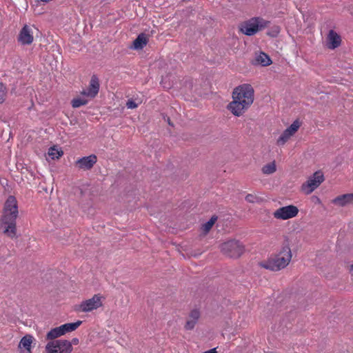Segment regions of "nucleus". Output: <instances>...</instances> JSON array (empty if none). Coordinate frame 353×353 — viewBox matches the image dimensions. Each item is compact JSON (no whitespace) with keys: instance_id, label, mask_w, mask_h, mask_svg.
Returning <instances> with one entry per match:
<instances>
[{"instance_id":"nucleus-3","label":"nucleus","mask_w":353,"mask_h":353,"mask_svg":"<svg viewBox=\"0 0 353 353\" xmlns=\"http://www.w3.org/2000/svg\"><path fill=\"white\" fill-rule=\"evenodd\" d=\"M268 22L260 17H254L241 23L240 31L247 35L252 36L268 26Z\"/></svg>"},{"instance_id":"nucleus-6","label":"nucleus","mask_w":353,"mask_h":353,"mask_svg":"<svg viewBox=\"0 0 353 353\" xmlns=\"http://www.w3.org/2000/svg\"><path fill=\"white\" fill-rule=\"evenodd\" d=\"M323 181V174L321 171H316L303 183L301 186V191L305 194H310L320 186Z\"/></svg>"},{"instance_id":"nucleus-9","label":"nucleus","mask_w":353,"mask_h":353,"mask_svg":"<svg viewBox=\"0 0 353 353\" xmlns=\"http://www.w3.org/2000/svg\"><path fill=\"white\" fill-rule=\"evenodd\" d=\"M299 213L296 206L289 205L276 209L273 212V216L276 219L287 220L295 217Z\"/></svg>"},{"instance_id":"nucleus-7","label":"nucleus","mask_w":353,"mask_h":353,"mask_svg":"<svg viewBox=\"0 0 353 353\" xmlns=\"http://www.w3.org/2000/svg\"><path fill=\"white\" fill-rule=\"evenodd\" d=\"M105 298L99 294H94L92 298L83 301L77 306V310L81 312H90L103 306Z\"/></svg>"},{"instance_id":"nucleus-30","label":"nucleus","mask_w":353,"mask_h":353,"mask_svg":"<svg viewBox=\"0 0 353 353\" xmlns=\"http://www.w3.org/2000/svg\"><path fill=\"white\" fill-rule=\"evenodd\" d=\"M69 343H70L71 347H73V345H78L79 341L77 338H73L71 341H69Z\"/></svg>"},{"instance_id":"nucleus-2","label":"nucleus","mask_w":353,"mask_h":353,"mask_svg":"<svg viewBox=\"0 0 353 353\" xmlns=\"http://www.w3.org/2000/svg\"><path fill=\"white\" fill-rule=\"evenodd\" d=\"M292 257V253L290 245L284 244L279 252L268 258L267 260L261 261L259 265L261 267L272 271H279L286 268L290 263Z\"/></svg>"},{"instance_id":"nucleus-10","label":"nucleus","mask_w":353,"mask_h":353,"mask_svg":"<svg viewBox=\"0 0 353 353\" xmlns=\"http://www.w3.org/2000/svg\"><path fill=\"white\" fill-rule=\"evenodd\" d=\"M301 123L298 120L294 121L288 128H286L277 139V145H283L285 144L298 131Z\"/></svg>"},{"instance_id":"nucleus-17","label":"nucleus","mask_w":353,"mask_h":353,"mask_svg":"<svg viewBox=\"0 0 353 353\" xmlns=\"http://www.w3.org/2000/svg\"><path fill=\"white\" fill-rule=\"evenodd\" d=\"M327 39V46L330 49H335L341 45V37L334 30L329 32Z\"/></svg>"},{"instance_id":"nucleus-5","label":"nucleus","mask_w":353,"mask_h":353,"mask_svg":"<svg viewBox=\"0 0 353 353\" xmlns=\"http://www.w3.org/2000/svg\"><path fill=\"white\" fill-rule=\"evenodd\" d=\"M73 347L67 339L49 341L45 345L44 353H72Z\"/></svg>"},{"instance_id":"nucleus-14","label":"nucleus","mask_w":353,"mask_h":353,"mask_svg":"<svg viewBox=\"0 0 353 353\" xmlns=\"http://www.w3.org/2000/svg\"><path fill=\"white\" fill-rule=\"evenodd\" d=\"M33 39V28L26 25L20 32L19 41L23 45H28L32 43Z\"/></svg>"},{"instance_id":"nucleus-26","label":"nucleus","mask_w":353,"mask_h":353,"mask_svg":"<svg viewBox=\"0 0 353 353\" xmlns=\"http://www.w3.org/2000/svg\"><path fill=\"white\" fill-rule=\"evenodd\" d=\"M216 220H217L216 216H212L211 219L208 222H206L205 223H204L202 225L201 230L205 234L208 233L211 230V228H212V226L214 225V224L215 223Z\"/></svg>"},{"instance_id":"nucleus-20","label":"nucleus","mask_w":353,"mask_h":353,"mask_svg":"<svg viewBox=\"0 0 353 353\" xmlns=\"http://www.w3.org/2000/svg\"><path fill=\"white\" fill-rule=\"evenodd\" d=\"M81 323L82 322L81 321H77V322L74 323H69L60 325L63 334L65 335L67 333L75 330L79 327Z\"/></svg>"},{"instance_id":"nucleus-27","label":"nucleus","mask_w":353,"mask_h":353,"mask_svg":"<svg viewBox=\"0 0 353 353\" xmlns=\"http://www.w3.org/2000/svg\"><path fill=\"white\" fill-rule=\"evenodd\" d=\"M7 90L6 86L0 82V104L6 100Z\"/></svg>"},{"instance_id":"nucleus-33","label":"nucleus","mask_w":353,"mask_h":353,"mask_svg":"<svg viewBox=\"0 0 353 353\" xmlns=\"http://www.w3.org/2000/svg\"><path fill=\"white\" fill-rule=\"evenodd\" d=\"M315 199H316V202L318 203H321V200L318 197H315Z\"/></svg>"},{"instance_id":"nucleus-22","label":"nucleus","mask_w":353,"mask_h":353,"mask_svg":"<svg viewBox=\"0 0 353 353\" xmlns=\"http://www.w3.org/2000/svg\"><path fill=\"white\" fill-rule=\"evenodd\" d=\"M63 154V150L56 145L50 147L48 152V157L52 160L59 159Z\"/></svg>"},{"instance_id":"nucleus-32","label":"nucleus","mask_w":353,"mask_h":353,"mask_svg":"<svg viewBox=\"0 0 353 353\" xmlns=\"http://www.w3.org/2000/svg\"><path fill=\"white\" fill-rule=\"evenodd\" d=\"M203 353H217V351H216V348H213V349L207 350L205 352H203Z\"/></svg>"},{"instance_id":"nucleus-28","label":"nucleus","mask_w":353,"mask_h":353,"mask_svg":"<svg viewBox=\"0 0 353 353\" xmlns=\"http://www.w3.org/2000/svg\"><path fill=\"white\" fill-rule=\"evenodd\" d=\"M139 103H137L133 99H129L126 103V106L128 109H135L138 107Z\"/></svg>"},{"instance_id":"nucleus-25","label":"nucleus","mask_w":353,"mask_h":353,"mask_svg":"<svg viewBox=\"0 0 353 353\" xmlns=\"http://www.w3.org/2000/svg\"><path fill=\"white\" fill-rule=\"evenodd\" d=\"M276 170V165L275 161L270 162L265 165H264L262 168L261 171L264 174H272L274 173Z\"/></svg>"},{"instance_id":"nucleus-18","label":"nucleus","mask_w":353,"mask_h":353,"mask_svg":"<svg viewBox=\"0 0 353 353\" xmlns=\"http://www.w3.org/2000/svg\"><path fill=\"white\" fill-rule=\"evenodd\" d=\"M148 42V37L145 34H140L137 39L133 41L132 48L134 50L143 49Z\"/></svg>"},{"instance_id":"nucleus-13","label":"nucleus","mask_w":353,"mask_h":353,"mask_svg":"<svg viewBox=\"0 0 353 353\" xmlns=\"http://www.w3.org/2000/svg\"><path fill=\"white\" fill-rule=\"evenodd\" d=\"M99 90V81L96 76L91 77L89 87L87 90H83L81 94L88 98L93 99L98 94Z\"/></svg>"},{"instance_id":"nucleus-16","label":"nucleus","mask_w":353,"mask_h":353,"mask_svg":"<svg viewBox=\"0 0 353 353\" xmlns=\"http://www.w3.org/2000/svg\"><path fill=\"white\" fill-rule=\"evenodd\" d=\"M332 203L339 207L353 205V193L338 196L332 200Z\"/></svg>"},{"instance_id":"nucleus-23","label":"nucleus","mask_w":353,"mask_h":353,"mask_svg":"<svg viewBox=\"0 0 353 353\" xmlns=\"http://www.w3.org/2000/svg\"><path fill=\"white\" fill-rule=\"evenodd\" d=\"M256 62L263 66H268L272 63L270 57L263 52H260L256 56Z\"/></svg>"},{"instance_id":"nucleus-11","label":"nucleus","mask_w":353,"mask_h":353,"mask_svg":"<svg viewBox=\"0 0 353 353\" xmlns=\"http://www.w3.org/2000/svg\"><path fill=\"white\" fill-rule=\"evenodd\" d=\"M0 228L7 236L12 239L17 237L16 219H1Z\"/></svg>"},{"instance_id":"nucleus-8","label":"nucleus","mask_w":353,"mask_h":353,"mask_svg":"<svg viewBox=\"0 0 353 353\" xmlns=\"http://www.w3.org/2000/svg\"><path fill=\"white\" fill-rule=\"evenodd\" d=\"M18 212L17 201L14 196H10L4 204L3 212L1 219H17Z\"/></svg>"},{"instance_id":"nucleus-24","label":"nucleus","mask_w":353,"mask_h":353,"mask_svg":"<svg viewBox=\"0 0 353 353\" xmlns=\"http://www.w3.org/2000/svg\"><path fill=\"white\" fill-rule=\"evenodd\" d=\"M86 97L81 94V96L74 98L71 102L72 107L77 108L86 105L88 103V99Z\"/></svg>"},{"instance_id":"nucleus-31","label":"nucleus","mask_w":353,"mask_h":353,"mask_svg":"<svg viewBox=\"0 0 353 353\" xmlns=\"http://www.w3.org/2000/svg\"><path fill=\"white\" fill-rule=\"evenodd\" d=\"M19 353H32V350H31L22 349V350H19Z\"/></svg>"},{"instance_id":"nucleus-1","label":"nucleus","mask_w":353,"mask_h":353,"mask_svg":"<svg viewBox=\"0 0 353 353\" xmlns=\"http://www.w3.org/2000/svg\"><path fill=\"white\" fill-rule=\"evenodd\" d=\"M254 91L252 86L245 83L235 88L232 92V101L228 110L234 116H242L254 102Z\"/></svg>"},{"instance_id":"nucleus-4","label":"nucleus","mask_w":353,"mask_h":353,"mask_svg":"<svg viewBox=\"0 0 353 353\" xmlns=\"http://www.w3.org/2000/svg\"><path fill=\"white\" fill-rule=\"evenodd\" d=\"M221 253L227 257L237 259L244 252L245 248L242 243L236 240H229L219 245Z\"/></svg>"},{"instance_id":"nucleus-29","label":"nucleus","mask_w":353,"mask_h":353,"mask_svg":"<svg viewBox=\"0 0 353 353\" xmlns=\"http://www.w3.org/2000/svg\"><path fill=\"white\" fill-rule=\"evenodd\" d=\"M257 199H258L257 196L253 194H248L245 196V200L250 203H254L257 201Z\"/></svg>"},{"instance_id":"nucleus-15","label":"nucleus","mask_w":353,"mask_h":353,"mask_svg":"<svg viewBox=\"0 0 353 353\" xmlns=\"http://www.w3.org/2000/svg\"><path fill=\"white\" fill-rule=\"evenodd\" d=\"M200 316L201 313L199 310H192L187 316L186 322L184 325L185 329L187 330H193L198 323Z\"/></svg>"},{"instance_id":"nucleus-34","label":"nucleus","mask_w":353,"mask_h":353,"mask_svg":"<svg viewBox=\"0 0 353 353\" xmlns=\"http://www.w3.org/2000/svg\"><path fill=\"white\" fill-rule=\"evenodd\" d=\"M351 270H353V265H351V268H350Z\"/></svg>"},{"instance_id":"nucleus-12","label":"nucleus","mask_w":353,"mask_h":353,"mask_svg":"<svg viewBox=\"0 0 353 353\" xmlns=\"http://www.w3.org/2000/svg\"><path fill=\"white\" fill-rule=\"evenodd\" d=\"M97 161V157L95 154H91L77 159L75 161V166L83 170H90Z\"/></svg>"},{"instance_id":"nucleus-19","label":"nucleus","mask_w":353,"mask_h":353,"mask_svg":"<svg viewBox=\"0 0 353 353\" xmlns=\"http://www.w3.org/2000/svg\"><path fill=\"white\" fill-rule=\"evenodd\" d=\"M34 341V337L32 335L27 334L24 336L20 341L18 348L19 350L26 349L31 350L32 344Z\"/></svg>"},{"instance_id":"nucleus-21","label":"nucleus","mask_w":353,"mask_h":353,"mask_svg":"<svg viewBox=\"0 0 353 353\" xmlns=\"http://www.w3.org/2000/svg\"><path fill=\"white\" fill-rule=\"evenodd\" d=\"M63 336L60 326L50 330L46 334V339L49 341L57 340L58 338Z\"/></svg>"}]
</instances>
